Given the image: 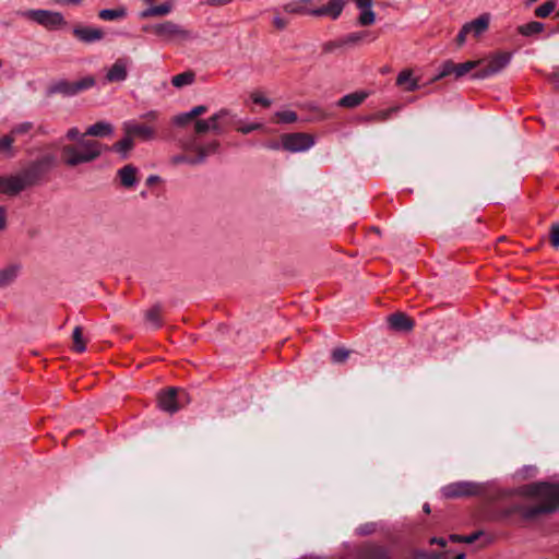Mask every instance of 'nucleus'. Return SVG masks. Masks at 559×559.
Wrapping results in <instances>:
<instances>
[{
    "label": "nucleus",
    "mask_w": 559,
    "mask_h": 559,
    "mask_svg": "<svg viewBox=\"0 0 559 559\" xmlns=\"http://www.w3.org/2000/svg\"><path fill=\"white\" fill-rule=\"evenodd\" d=\"M413 72L409 69L403 70L399 73L396 78V84L399 86H403L405 83L408 85L405 87L407 92H414L419 88L418 80L412 78Z\"/></svg>",
    "instance_id": "obj_21"
},
{
    "label": "nucleus",
    "mask_w": 559,
    "mask_h": 559,
    "mask_svg": "<svg viewBox=\"0 0 559 559\" xmlns=\"http://www.w3.org/2000/svg\"><path fill=\"white\" fill-rule=\"evenodd\" d=\"M274 25L276 26V28H278V29H283V28L285 27L286 23H285V21H284V20H282V19H280V17H276V19L274 20Z\"/></svg>",
    "instance_id": "obj_61"
},
{
    "label": "nucleus",
    "mask_w": 559,
    "mask_h": 559,
    "mask_svg": "<svg viewBox=\"0 0 559 559\" xmlns=\"http://www.w3.org/2000/svg\"><path fill=\"white\" fill-rule=\"evenodd\" d=\"M171 11L170 3H162L159 5L151 7L141 13V16L146 19L151 16H163Z\"/></svg>",
    "instance_id": "obj_24"
},
{
    "label": "nucleus",
    "mask_w": 559,
    "mask_h": 559,
    "mask_svg": "<svg viewBox=\"0 0 559 559\" xmlns=\"http://www.w3.org/2000/svg\"><path fill=\"white\" fill-rule=\"evenodd\" d=\"M127 12L124 8H118V9H104L99 11L98 16L102 20H117L126 16Z\"/></svg>",
    "instance_id": "obj_31"
},
{
    "label": "nucleus",
    "mask_w": 559,
    "mask_h": 559,
    "mask_svg": "<svg viewBox=\"0 0 559 559\" xmlns=\"http://www.w3.org/2000/svg\"><path fill=\"white\" fill-rule=\"evenodd\" d=\"M158 181H159V177H158V176H150V177L147 178V180H146V183H147L148 186H152V185H154V183H156V182H158Z\"/></svg>",
    "instance_id": "obj_63"
},
{
    "label": "nucleus",
    "mask_w": 559,
    "mask_h": 559,
    "mask_svg": "<svg viewBox=\"0 0 559 559\" xmlns=\"http://www.w3.org/2000/svg\"><path fill=\"white\" fill-rule=\"evenodd\" d=\"M13 142L14 138L12 134H7L0 139V154L4 153L8 157L13 156Z\"/></svg>",
    "instance_id": "obj_33"
},
{
    "label": "nucleus",
    "mask_w": 559,
    "mask_h": 559,
    "mask_svg": "<svg viewBox=\"0 0 559 559\" xmlns=\"http://www.w3.org/2000/svg\"><path fill=\"white\" fill-rule=\"evenodd\" d=\"M95 79L92 75L85 76L76 82L60 80L51 84L47 88V95L61 94L62 96H73L83 90H87L95 85Z\"/></svg>",
    "instance_id": "obj_4"
},
{
    "label": "nucleus",
    "mask_w": 559,
    "mask_h": 559,
    "mask_svg": "<svg viewBox=\"0 0 559 559\" xmlns=\"http://www.w3.org/2000/svg\"><path fill=\"white\" fill-rule=\"evenodd\" d=\"M20 266L12 264L0 271V286L10 284L17 275Z\"/></svg>",
    "instance_id": "obj_25"
},
{
    "label": "nucleus",
    "mask_w": 559,
    "mask_h": 559,
    "mask_svg": "<svg viewBox=\"0 0 559 559\" xmlns=\"http://www.w3.org/2000/svg\"><path fill=\"white\" fill-rule=\"evenodd\" d=\"M455 74V63L453 61H447L442 66V71L433 79L435 81L440 80L447 75Z\"/></svg>",
    "instance_id": "obj_42"
},
{
    "label": "nucleus",
    "mask_w": 559,
    "mask_h": 559,
    "mask_svg": "<svg viewBox=\"0 0 559 559\" xmlns=\"http://www.w3.org/2000/svg\"><path fill=\"white\" fill-rule=\"evenodd\" d=\"M73 349L79 353H83L86 348L85 341L83 338V330L81 326H76L73 330Z\"/></svg>",
    "instance_id": "obj_32"
},
{
    "label": "nucleus",
    "mask_w": 559,
    "mask_h": 559,
    "mask_svg": "<svg viewBox=\"0 0 559 559\" xmlns=\"http://www.w3.org/2000/svg\"><path fill=\"white\" fill-rule=\"evenodd\" d=\"M194 79H195V73L193 71L189 70V71H186L178 75H175L171 79V83L176 87H182L185 85L192 84L194 82Z\"/></svg>",
    "instance_id": "obj_27"
},
{
    "label": "nucleus",
    "mask_w": 559,
    "mask_h": 559,
    "mask_svg": "<svg viewBox=\"0 0 559 559\" xmlns=\"http://www.w3.org/2000/svg\"><path fill=\"white\" fill-rule=\"evenodd\" d=\"M138 169L133 165H126L118 171L121 186L124 188H132L136 182Z\"/></svg>",
    "instance_id": "obj_18"
},
{
    "label": "nucleus",
    "mask_w": 559,
    "mask_h": 559,
    "mask_svg": "<svg viewBox=\"0 0 559 559\" xmlns=\"http://www.w3.org/2000/svg\"><path fill=\"white\" fill-rule=\"evenodd\" d=\"M53 164L55 157L52 155H46L25 168L19 175L25 189L36 185L41 179L44 174L53 166Z\"/></svg>",
    "instance_id": "obj_3"
},
{
    "label": "nucleus",
    "mask_w": 559,
    "mask_h": 559,
    "mask_svg": "<svg viewBox=\"0 0 559 559\" xmlns=\"http://www.w3.org/2000/svg\"><path fill=\"white\" fill-rule=\"evenodd\" d=\"M376 531V524L368 523L358 528V534L361 536L370 535Z\"/></svg>",
    "instance_id": "obj_51"
},
{
    "label": "nucleus",
    "mask_w": 559,
    "mask_h": 559,
    "mask_svg": "<svg viewBox=\"0 0 559 559\" xmlns=\"http://www.w3.org/2000/svg\"><path fill=\"white\" fill-rule=\"evenodd\" d=\"M376 21V14L370 9L362 10L361 14L358 17V23L362 26H369L373 24Z\"/></svg>",
    "instance_id": "obj_37"
},
{
    "label": "nucleus",
    "mask_w": 559,
    "mask_h": 559,
    "mask_svg": "<svg viewBox=\"0 0 559 559\" xmlns=\"http://www.w3.org/2000/svg\"><path fill=\"white\" fill-rule=\"evenodd\" d=\"M5 210L4 207L0 206V231L5 228Z\"/></svg>",
    "instance_id": "obj_60"
},
{
    "label": "nucleus",
    "mask_w": 559,
    "mask_h": 559,
    "mask_svg": "<svg viewBox=\"0 0 559 559\" xmlns=\"http://www.w3.org/2000/svg\"><path fill=\"white\" fill-rule=\"evenodd\" d=\"M281 141L285 151L296 153L310 148L314 144V136L305 132L285 133Z\"/></svg>",
    "instance_id": "obj_5"
},
{
    "label": "nucleus",
    "mask_w": 559,
    "mask_h": 559,
    "mask_svg": "<svg viewBox=\"0 0 559 559\" xmlns=\"http://www.w3.org/2000/svg\"><path fill=\"white\" fill-rule=\"evenodd\" d=\"M347 1L348 0H330L325 5L310 10L309 14L313 16L329 15L332 19H337Z\"/></svg>",
    "instance_id": "obj_13"
},
{
    "label": "nucleus",
    "mask_w": 559,
    "mask_h": 559,
    "mask_svg": "<svg viewBox=\"0 0 559 559\" xmlns=\"http://www.w3.org/2000/svg\"><path fill=\"white\" fill-rule=\"evenodd\" d=\"M367 96L368 94L366 92H355L342 97L337 105L344 108H355L359 106L367 98Z\"/></svg>",
    "instance_id": "obj_19"
},
{
    "label": "nucleus",
    "mask_w": 559,
    "mask_h": 559,
    "mask_svg": "<svg viewBox=\"0 0 559 559\" xmlns=\"http://www.w3.org/2000/svg\"><path fill=\"white\" fill-rule=\"evenodd\" d=\"M129 135H135L143 140H150L154 136V129L145 124H135L127 129Z\"/></svg>",
    "instance_id": "obj_23"
},
{
    "label": "nucleus",
    "mask_w": 559,
    "mask_h": 559,
    "mask_svg": "<svg viewBox=\"0 0 559 559\" xmlns=\"http://www.w3.org/2000/svg\"><path fill=\"white\" fill-rule=\"evenodd\" d=\"M79 135V131L78 129L73 128V129H70L67 133V136L70 139V140H74L76 139V136Z\"/></svg>",
    "instance_id": "obj_62"
},
{
    "label": "nucleus",
    "mask_w": 559,
    "mask_h": 559,
    "mask_svg": "<svg viewBox=\"0 0 559 559\" xmlns=\"http://www.w3.org/2000/svg\"><path fill=\"white\" fill-rule=\"evenodd\" d=\"M132 147H133L132 135H129L128 133H127L126 138L116 142L112 145V150L122 154V157H127L128 153L132 150Z\"/></svg>",
    "instance_id": "obj_29"
},
{
    "label": "nucleus",
    "mask_w": 559,
    "mask_h": 559,
    "mask_svg": "<svg viewBox=\"0 0 559 559\" xmlns=\"http://www.w3.org/2000/svg\"><path fill=\"white\" fill-rule=\"evenodd\" d=\"M489 21H490L489 14L486 13V14L480 15L479 17H477L476 20H474L472 22L465 23L464 27H467V32L473 33L474 36L477 37L488 29Z\"/></svg>",
    "instance_id": "obj_17"
},
{
    "label": "nucleus",
    "mask_w": 559,
    "mask_h": 559,
    "mask_svg": "<svg viewBox=\"0 0 559 559\" xmlns=\"http://www.w3.org/2000/svg\"><path fill=\"white\" fill-rule=\"evenodd\" d=\"M309 0H301L300 3H289L285 5V11L289 13H307L309 14L310 10H307L301 3H307Z\"/></svg>",
    "instance_id": "obj_43"
},
{
    "label": "nucleus",
    "mask_w": 559,
    "mask_h": 559,
    "mask_svg": "<svg viewBox=\"0 0 559 559\" xmlns=\"http://www.w3.org/2000/svg\"><path fill=\"white\" fill-rule=\"evenodd\" d=\"M114 132V128L110 123L105 121H98L95 124L87 128L84 135L90 136H108Z\"/></svg>",
    "instance_id": "obj_20"
},
{
    "label": "nucleus",
    "mask_w": 559,
    "mask_h": 559,
    "mask_svg": "<svg viewBox=\"0 0 559 559\" xmlns=\"http://www.w3.org/2000/svg\"><path fill=\"white\" fill-rule=\"evenodd\" d=\"M73 35L83 43H92L104 38V32L100 28H93L87 26H75Z\"/></svg>",
    "instance_id": "obj_14"
},
{
    "label": "nucleus",
    "mask_w": 559,
    "mask_h": 559,
    "mask_svg": "<svg viewBox=\"0 0 559 559\" xmlns=\"http://www.w3.org/2000/svg\"><path fill=\"white\" fill-rule=\"evenodd\" d=\"M127 78V62L118 59L112 67L108 70L106 79L109 82H120Z\"/></svg>",
    "instance_id": "obj_16"
},
{
    "label": "nucleus",
    "mask_w": 559,
    "mask_h": 559,
    "mask_svg": "<svg viewBox=\"0 0 559 559\" xmlns=\"http://www.w3.org/2000/svg\"><path fill=\"white\" fill-rule=\"evenodd\" d=\"M261 128V124L260 123H251L247 127H242V128H239L238 130L243 133V134H247L253 130H258Z\"/></svg>",
    "instance_id": "obj_57"
},
{
    "label": "nucleus",
    "mask_w": 559,
    "mask_h": 559,
    "mask_svg": "<svg viewBox=\"0 0 559 559\" xmlns=\"http://www.w3.org/2000/svg\"><path fill=\"white\" fill-rule=\"evenodd\" d=\"M354 559H393L391 550L376 543H364Z\"/></svg>",
    "instance_id": "obj_10"
},
{
    "label": "nucleus",
    "mask_w": 559,
    "mask_h": 559,
    "mask_svg": "<svg viewBox=\"0 0 559 559\" xmlns=\"http://www.w3.org/2000/svg\"><path fill=\"white\" fill-rule=\"evenodd\" d=\"M557 8V1L556 0H548L544 2L542 5L537 7L534 11L535 16L545 19L549 16L555 9Z\"/></svg>",
    "instance_id": "obj_30"
},
{
    "label": "nucleus",
    "mask_w": 559,
    "mask_h": 559,
    "mask_svg": "<svg viewBox=\"0 0 559 559\" xmlns=\"http://www.w3.org/2000/svg\"><path fill=\"white\" fill-rule=\"evenodd\" d=\"M218 146H219V143L217 141H213V142L209 143L207 145L199 146V147L205 148L206 156H207L211 153H215L217 151Z\"/></svg>",
    "instance_id": "obj_55"
},
{
    "label": "nucleus",
    "mask_w": 559,
    "mask_h": 559,
    "mask_svg": "<svg viewBox=\"0 0 559 559\" xmlns=\"http://www.w3.org/2000/svg\"><path fill=\"white\" fill-rule=\"evenodd\" d=\"M350 355V350L344 347H337L332 352V359L334 362H344Z\"/></svg>",
    "instance_id": "obj_38"
},
{
    "label": "nucleus",
    "mask_w": 559,
    "mask_h": 559,
    "mask_svg": "<svg viewBox=\"0 0 559 559\" xmlns=\"http://www.w3.org/2000/svg\"><path fill=\"white\" fill-rule=\"evenodd\" d=\"M543 31L544 24L537 21H532L518 27V33L525 37L540 34Z\"/></svg>",
    "instance_id": "obj_22"
},
{
    "label": "nucleus",
    "mask_w": 559,
    "mask_h": 559,
    "mask_svg": "<svg viewBox=\"0 0 559 559\" xmlns=\"http://www.w3.org/2000/svg\"><path fill=\"white\" fill-rule=\"evenodd\" d=\"M32 128H33V123L32 122H23V123L16 126L15 128H13L12 131H11V134H14V133H17V134L27 133L29 130H32Z\"/></svg>",
    "instance_id": "obj_48"
},
{
    "label": "nucleus",
    "mask_w": 559,
    "mask_h": 559,
    "mask_svg": "<svg viewBox=\"0 0 559 559\" xmlns=\"http://www.w3.org/2000/svg\"><path fill=\"white\" fill-rule=\"evenodd\" d=\"M160 312V305H155L146 311L145 317L148 321L153 322L157 328H159L162 326Z\"/></svg>",
    "instance_id": "obj_35"
},
{
    "label": "nucleus",
    "mask_w": 559,
    "mask_h": 559,
    "mask_svg": "<svg viewBox=\"0 0 559 559\" xmlns=\"http://www.w3.org/2000/svg\"><path fill=\"white\" fill-rule=\"evenodd\" d=\"M189 157L186 156V155H176L173 157L171 162L174 164H179V163H189Z\"/></svg>",
    "instance_id": "obj_59"
},
{
    "label": "nucleus",
    "mask_w": 559,
    "mask_h": 559,
    "mask_svg": "<svg viewBox=\"0 0 559 559\" xmlns=\"http://www.w3.org/2000/svg\"><path fill=\"white\" fill-rule=\"evenodd\" d=\"M547 80L559 90V68H555L550 73L546 74Z\"/></svg>",
    "instance_id": "obj_46"
},
{
    "label": "nucleus",
    "mask_w": 559,
    "mask_h": 559,
    "mask_svg": "<svg viewBox=\"0 0 559 559\" xmlns=\"http://www.w3.org/2000/svg\"><path fill=\"white\" fill-rule=\"evenodd\" d=\"M388 324L395 332H409L414 329L415 322L404 312H394L388 317Z\"/></svg>",
    "instance_id": "obj_12"
},
{
    "label": "nucleus",
    "mask_w": 559,
    "mask_h": 559,
    "mask_svg": "<svg viewBox=\"0 0 559 559\" xmlns=\"http://www.w3.org/2000/svg\"><path fill=\"white\" fill-rule=\"evenodd\" d=\"M276 116L278 120L283 123H293L296 122L298 119L297 114L292 110L278 111L276 112Z\"/></svg>",
    "instance_id": "obj_40"
},
{
    "label": "nucleus",
    "mask_w": 559,
    "mask_h": 559,
    "mask_svg": "<svg viewBox=\"0 0 559 559\" xmlns=\"http://www.w3.org/2000/svg\"><path fill=\"white\" fill-rule=\"evenodd\" d=\"M336 46H337V45H336L335 43L330 41V43H326V44L323 46V50H324L325 52H329V51H331V50H332L334 47H336Z\"/></svg>",
    "instance_id": "obj_64"
},
{
    "label": "nucleus",
    "mask_w": 559,
    "mask_h": 559,
    "mask_svg": "<svg viewBox=\"0 0 559 559\" xmlns=\"http://www.w3.org/2000/svg\"><path fill=\"white\" fill-rule=\"evenodd\" d=\"M251 98L253 100L254 104H259L265 108L270 107L271 106V100L269 98H265L264 96L258 94V93H253L251 95Z\"/></svg>",
    "instance_id": "obj_50"
},
{
    "label": "nucleus",
    "mask_w": 559,
    "mask_h": 559,
    "mask_svg": "<svg viewBox=\"0 0 559 559\" xmlns=\"http://www.w3.org/2000/svg\"><path fill=\"white\" fill-rule=\"evenodd\" d=\"M510 59L511 55L509 52H498L489 58L486 67L475 72L472 76L474 79H485L496 74L510 62Z\"/></svg>",
    "instance_id": "obj_7"
},
{
    "label": "nucleus",
    "mask_w": 559,
    "mask_h": 559,
    "mask_svg": "<svg viewBox=\"0 0 559 559\" xmlns=\"http://www.w3.org/2000/svg\"><path fill=\"white\" fill-rule=\"evenodd\" d=\"M194 151L197 152V156L191 158V159H189V163L190 164H198V163L203 162L205 159V157H206L205 148H200L199 146H195Z\"/></svg>",
    "instance_id": "obj_49"
},
{
    "label": "nucleus",
    "mask_w": 559,
    "mask_h": 559,
    "mask_svg": "<svg viewBox=\"0 0 559 559\" xmlns=\"http://www.w3.org/2000/svg\"><path fill=\"white\" fill-rule=\"evenodd\" d=\"M429 544L430 545H439L441 547H445L447 546V540L442 537H431L430 540H429Z\"/></svg>",
    "instance_id": "obj_58"
},
{
    "label": "nucleus",
    "mask_w": 559,
    "mask_h": 559,
    "mask_svg": "<svg viewBox=\"0 0 559 559\" xmlns=\"http://www.w3.org/2000/svg\"><path fill=\"white\" fill-rule=\"evenodd\" d=\"M210 129V121L207 120H203V119H199L195 121L194 123V131L197 134H204L206 133Z\"/></svg>",
    "instance_id": "obj_44"
},
{
    "label": "nucleus",
    "mask_w": 559,
    "mask_h": 559,
    "mask_svg": "<svg viewBox=\"0 0 559 559\" xmlns=\"http://www.w3.org/2000/svg\"><path fill=\"white\" fill-rule=\"evenodd\" d=\"M467 34H469V33L467 32V27H464V26H463V27L461 28L460 33L457 34L456 39H455L456 45H457L459 47H461V46L465 43Z\"/></svg>",
    "instance_id": "obj_52"
},
{
    "label": "nucleus",
    "mask_w": 559,
    "mask_h": 559,
    "mask_svg": "<svg viewBox=\"0 0 559 559\" xmlns=\"http://www.w3.org/2000/svg\"><path fill=\"white\" fill-rule=\"evenodd\" d=\"M364 38L362 33H354L346 37V39L343 41L344 44H355L360 41Z\"/></svg>",
    "instance_id": "obj_53"
},
{
    "label": "nucleus",
    "mask_w": 559,
    "mask_h": 559,
    "mask_svg": "<svg viewBox=\"0 0 559 559\" xmlns=\"http://www.w3.org/2000/svg\"><path fill=\"white\" fill-rule=\"evenodd\" d=\"M356 5L361 9H370L372 7L373 0H354Z\"/></svg>",
    "instance_id": "obj_56"
},
{
    "label": "nucleus",
    "mask_w": 559,
    "mask_h": 559,
    "mask_svg": "<svg viewBox=\"0 0 559 559\" xmlns=\"http://www.w3.org/2000/svg\"><path fill=\"white\" fill-rule=\"evenodd\" d=\"M481 535H483L481 531L474 532L473 534L467 535V536L452 534V535H450L449 539L454 543L472 544V543L476 542Z\"/></svg>",
    "instance_id": "obj_34"
},
{
    "label": "nucleus",
    "mask_w": 559,
    "mask_h": 559,
    "mask_svg": "<svg viewBox=\"0 0 559 559\" xmlns=\"http://www.w3.org/2000/svg\"><path fill=\"white\" fill-rule=\"evenodd\" d=\"M484 61H485L484 59H479V60H471V61L455 64V76L461 78V76L465 75L471 70L480 66Z\"/></svg>",
    "instance_id": "obj_28"
},
{
    "label": "nucleus",
    "mask_w": 559,
    "mask_h": 559,
    "mask_svg": "<svg viewBox=\"0 0 559 559\" xmlns=\"http://www.w3.org/2000/svg\"><path fill=\"white\" fill-rule=\"evenodd\" d=\"M24 189L25 187L17 175L3 178L0 192L7 195H16Z\"/></svg>",
    "instance_id": "obj_15"
},
{
    "label": "nucleus",
    "mask_w": 559,
    "mask_h": 559,
    "mask_svg": "<svg viewBox=\"0 0 559 559\" xmlns=\"http://www.w3.org/2000/svg\"><path fill=\"white\" fill-rule=\"evenodd\" d=\"M155 35L166 40H187L190 38L191 33L188 29L182 28L178 24L167 21L153 26Z\"/></svg>",
    "instance_id": "obj_6"
},
{
    "label": "nucleus",
    "mask_w": 559,
    "mask_h": 559,
    "mask_svg": "<svg viewBox=\"0 0 559 559\" xmlns=\"http://www.w3.org/2000/svg\"><path fill=\"white\" fill-rule=\"evenodd\" d=\"M487 492V486L474 481H457L445 486L442 495L445 499L480 497Z\"/></svg>",
    "instance_id": "obj_2"
},
{
    "label": "nucleus",
    "mask_w": 559,
    "mask_h": 559,
    "mask_svg": "<svg viewBox=\"0 0 559 559\" xmlns=\"http://www.w3.org/2000/svg\"><path fill=\"white\" fill-rule=\"evenodd\" d=\"M206 110H207L206 106L200 105V106L194 107L191 111H189V114L193 119H195L197 117L206 112Z\"/></svg>",
    "instance_id": "obj_54"
},
{
    "label": "nucleus",
    "mask_w": 559,
    "mask_h": 559,
    "mask_svg": "<svg viewBox=\"0 0 559 559\" xmlns=\"http://www.w3.org/2000/svg\"><path fill=\"white\" fill-rule=\"evenodd\" d=\"M443 555V552H428L425 550H416L413 552L411 559H439Z\"/></svg>",
    "instance_id": "obj_39"
},
{
    "label": "nucleus",
    "mask_w": 559,
    "mask_h": 559,
    "mask_svg": "<svg viewBox=\"0 0 559 559\" xmlns=\"http://www.w3.org/2000/svg\"><path fill=\"white\" fill-rule=\"evenodd\" d=\"M78 147L83 151V152H87V153H94L96 152L97 154V158L100 156L102 154V144L98 142V141H95V140H84V139H80L79 140V145Z\"/></svg>",
    "instance_id": "obj_26"
},
{
    "label": "nucleus",
    "mask_w": 559,
    "mask_h": 559,
    "mask_svg": "<svg viewBox=\"0 0 559 559\" xmlns=\"http://www.w3.org/2000/svg\"><path fill=\"white\" fill-rule=\"evenodd\" d=\"M178 389L177 388H168L166 390H162L157 394V404L158 407L169 414H174L180 409V405L178 403Z\"/></svg>",
    "instance_id": "obj_11"
},
{
    "label": "nucleus",
    "mask_w": 559,
    "mask_h": 559,
    "mask_svg": "<svg viewBox=\"0 0 559 559\" xmlns=\"http://www.w3.org/2000/svg\"><path fill=\"white\" fill-rule=\"evenodd\" d=\"M225 115H227L226 110H221L219 112L213 115L207 121H210V129L216 133H221V127L218 120L222 119Z\"/></svg>",
    "instance_id": "obj_41"
},
{
    "label": "nucleus",
    "mask_w": 559,
    "mask_h": 559,
    "mask_svg": "<svg viewBox=\"0 0 559 559\" xmlns=\"http://www.w3.org/2000/svg\"><path fill=\"white\" fill-rule=\"evenodd\" d=\"M28 16L37 22L38 24L50 27L58 28L66 26L67 22L63 16L59 12H52L47 10H32L28 12Z\"/></svg>",
    "instance_id": "obj_8"
},
{
    "label": "nucleus",
    "mask_w": 559,
    "mask_h": 559,
    "mask_svg": "<svg viewBox=\"0 0 559 559\" xmlns=\"http://www.w3.org/2000/svg\"><path fill=\"white\" fill-rule=\"evenodd\" d=\"M192 120H193V118L190 116L189 112L181 114V115L174 117V123L178 127H183Z\"/></svg>",
    "instance_id": "obj_45"
},
{
    "label": "nucleus",
    "mask_w": 559,
    "mask_h": 559,
    "mask_svg": "<svg viewBox=\"0 0 559 559\" xmlns=\"http://www.w3.org/2000/svg\"><path fill=\"white\" fill-rule=\"evenodd\" d=\"M550 242L554 247H559V224H555L551 226Z\"/></svg>",
    "instance_id": "obj_47"
},
{
    "label": "nucleus",
    "mask_w": 559,
    "mask_h": 559,
    "mask_svg": "<svg viewBox=\"0 0 559 559\" xmlns=\"http://www.w3.org/2000/svg\"><path fill=\"white\" fill-rule=\"evenodd\" d=\"M397 108H389L385 110H380L376 114H372L366 118V121H384L391 117L393 112H395Z\"/></svg>",
    "instance_id": "obj_36"
},
{
    "label": "nucleus",
    "mask_w": 559,
    "mask_h": 559,
    "mask_svg": "<svg viewBox=\"0 0 559 559\" xmlns=\"http://www.w3.org/2000/svg\"><path fill=\"white\" fill-rule=\"evenodd\" d=\"M521 496L524 498L536 499L539 502L535 504H512L498 512L497 519L500 521L519 514L524 522H535L544 515H549L559 510V484L548 481H536L518 487L513 490L503 491L504 496Z\"/></svg>",
    "instance_id": "obj_1"
},
{
    "label": "nucleus",
    "mask_w": 559,
    "mask_h": 559,
    "mask_svg": "<svg viewBox=\"0 0 559 559\" xmlns=\"http://www.w3.org/2000/svg\"><path fill=\"white\" fill-rule=\"evenodd\" d=\"M96 158V152H83L75 145H66L62 147V159L64 164L70 167H74L83 163H90L92 160H95Z\"/></svg>",
    "instance_id": "obj_9"
}]
</instances>
